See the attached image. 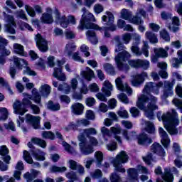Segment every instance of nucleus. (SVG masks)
I'll return each mask as SVG.
<instances>
[{
    "instance_id": "f257e3e1",
    "label": "nucleus",
    "mask_w": 182,
    "mask_h": 182,
    "mask_svg": "<svg viewBox=\"0 0 182 182\" xmlns=\"http://www.w3.org/2000/svg\"><path fill=\"white\" fill-rule=\"evenodd\" d=\"M82 18L80 21V23L77 26L78 31H85V29H95V31H104L105 38H110V33L114 32L117 27L114 25V16L110 11H107L106 15L102 16V23L107 27L100 28L98 25L93 23L92 22H96V18L95 16L92 14L86 8L82 9Z\"/></svg>"
},
{
    "instance_id": "f03ea898",
    "label": "nucleus",
    "mask_w": 182,
    "mask_h": 182,
    "mask_svg": "<svg viewBox=\"0 0 182 182\" xmlns=\"http://www.w3.org/2000/svg\"><path fill=\"white\" fill-rule=\"evenodd\" d=\"M157 117L159 122L163 121L164 126L169 134L173 136L178 133V131L176 129V126L180 124V120H178L177 112H176L175 109H171V112H168L163 114L161 117H160V115L158 114Z\"/></svg>"
},
{
    "instance_id": "7ed1b4c3",
    "label": "nucleus",
    "mask_w": 182,
    "mask_h": 182,
    "mask_svg": "<svg viewBox=\"0 0 182 182\" xmlns=\"http://www.w3.org/2000/svg\"><path fill=\"white\" fill-rule=\"evenodd\" d=\"M156 102H157V99L150 95H143L139 99L138 107L141 110H144L148 119H153V116H154L153 112L158 109Z\"/></svg>"
},
{
    "instance_id": "20e7f679",
    "label": "nucleus",
    "mask_w": 182,
    "mask_h": 182,
    "mask_svg": "<svg viewBox=\"0 0 182 182\" xmlns=\"http://www.w3.org/2000/svg\"><path fill=\"white\" fill-rule=\"evenodd\" d=\"M115 52H120L119 53L115 58V63L117 64V68L119 70H122L123 72H129L130 67L127 64H124L123 62H126L130 59L131 56L130 53L126 51V47L123 43L117 41Z\"/></svg>"
},
{
    "instance_id": "39448f33",
    "label": "nucleus",
    "mask_w": 182,
    "mask_h": 182,
    "mask_svg": "<svg viewBox=\"0 0 182 182\" xmlns=\"http://www.w3.org/2000/svg\"><path fill=\"white\" fill-rule=\"evenodd\" d=\"M127 161H129L127 153L124 151H122L117 155L116 158L111 161V163L114 167V171L126 173V169L123 168V165L122 164H124V163H127Z\"/></svg>"
},
{
    "instance_id": "423d86ee",
    "label": "nucleus",
    "mask_w": 182,
    "mask_h": 182,
    "mask_svg": "<svg viewBox=\"0 0 182 182\" xmlns=\"http://www.w3.org/2000/svg\"><path fill=\"white\" fill-rule=\"evenodd\" d=\"M32 102H31L28 98L23 99L22 102L21 101H16L13 105L14 113L15 114H20V116H23L26 113L27 110L25 106H31Z\"/></svg>"
},
{
    "instance_id": "0eeeda50",
    "label": "nucleus",
    "mask_w": 182,
    "mask_h": 182,
    "mask_svg": "<svg viewBox=\"0 0 182 182\" xmlns=\"http://www.w3.org/2000/svg\"><path fill=\"white\" fill-rule=\"evenodd\" d=\"M77 139L79 141V146H80V150L84 156H89V154H92L95 151V149L93 146L90 144H89V142L86 140V137H85V135L80 134L77 136Z\"/></svg>"
},
{
    "instance_id": "6e6552de",
    "label": "nucleus",
    "mask_w": 182,
    "mask_h": 182,
    "mask_svg": "<svg viewBox=\"0 0 182 182\" xmlns=\"http://www.w3.org/2000/svg\"><path fill=\"white\" fill-rule=\"evenodd\" d=\"M3 16H4V21L7 24L5 25L4 32L6 33H11V35H15L16 33L15 31V18L14 16L6 14V12H3Z\"/></svg>"
},
{
    "instance_id": "1a4fd4ad",
    "label": "nucleus",
    "mask_w": 182,
    "mask_h": 182,
    "mask_svg": "<svg viewBox=\"0 0 182 182\" xmlns=\"http://www.w3.org/2000/svg\"><path fill=\"white\" fill-rule=\"evenodd\" d=\"M65 62L64 60H58V68H54V72L53 73V76L61 82H65V80H66V75L62 73V65H65Z\"/></svg>"
},
{
    "instance_id": "9d476101",
    "label": "nucleus",
    "mask_w": 182,
    "mask_h": 182,
    "mask_svg": "<svg viewBox=\"0 0 182 182\" xmlns=\"http://www.w3.org/2000/svg\"><path fill=\"white\" fill-rule=\"evenodd\" d=\"M35 41L36 42V46L41 52L48 51V41L42 36V35L39 33L36 35Z\"/></svg>"
},
{
    "instance_id": "9b49d317",
    "label": "nucleus",
    "mask_w": 182,
    "mask_h": 182,
    "mask_svg": "<svg viewBox=\"0 0 182 182\" xmlns=\"http://www.w3.org/2000/svg\"><path fill=\"white\" fill-rule=\"evenodd\" d=\"M27 145L29 149H31L30 151L36 160H38L39 161H44L45 156L46 154L45 152L39 149H36L35 146H33V144H32V142H28Z\"/></svg>"
},
{
    "instance_id": "f8f14e48",
    "label": "nucleus",
    "mask_w": 182,
    "mask_h": 182,
    "mask_svg": "<svg viewBox=\"0 0 182 182\" xmlns=\"http://www.w3.org/2000/svg\"><path fill=\"white\" fill-rule=\"evenodd\" d=\"M126 77L124 75H121V77H117L115 80L116 86L118 90H122V92H126L127 95H132V90L127 84H123L122 79H124Z\"/></svg>"
},
{
    "instance_id": "ddd939ff",
    "label": "nucleus",
    "mask_w": 182,
    "mask_h": 182,
    "mask_svg": "<svg viewBox=\"0 0 182 182\" xmlns=\"http://www.w3.org/2000/svg\"><path fill=\"white\" fill-rule=\"evenodd\" d=\"M171 173L176 176H178V171L176 167H173L171 169L165 168L164 174L162 175L163 180L166 182H173L174 177Z\"/></svg>"
},
{
    "instance_id": "4468645a",
    "label": "nucleus",
    "mask_w": 182,
    "mask_h": 182,
    "mask_svg": "<svg viewBox=\"0 0 182 182\" xmlns=\"http://www.w3.org/2000/svg\"><path fill=\"white\" fill-rule=\"evenodd\" d=\"M168 49H170V48L168 46L165 47V50L161 48H155L154 50L155 55L151 57V62H153V63H156L158 58H167L168 56V54L167 53V50H168Z\"/></svg>"
},
{
    "instance_id": "2eb2a0df",
    "label": "nucleus",
    "mask_w": 182,
    "mask_h": 182,
    "mask_svg": "<svg viewBox=\"0 0 182 182\" xmlns=\"http://www.w3.org/2000/svg\"><path fill=\"white\" fill-rule=\"evenodd\" d=\"M26 122H27L28 124H31V126H33V129H39V124L41 123V117L33 116L28 114L26 117Z\"/></svg>"
},
{
    "instance_id": "dca6fc26",
    "label": "nucleus",
    "mask_w": 182,
    "mask_h": 182,
    "mask_svg": "<svg viewBox=\"0 0 182 182\" xmlns=\"http://www.w3.org/2000/svg\"><path fill=\"white\" fill-rule=\"evenodd\" d=\"M163 86V82H160L158 84L154 82H149L146 85L144 92L146 93L153 92L155 95H159V89Z\"/></svg>"
},
{
    "instance_id": "f3484780",
    "label": "nucleus",
    "mask_w": 182,
    "mask_h": 182,
    "mask_svg": "<svg viewBox=\"0 0 182 182\" xmlns=\"http://www.w3.org/2000/svg\"><path fill=\"white\" fill-rule=\"evenodd\" d=\"M54 14L55 18V22L57 23H60L62 28H68V25H69V23L68 22V19L66 18V16H61L58 9L55 10Z\"/></svg>"
},
{
    "instance_id": "a211bd4d",
    "label": "nucleus",
    "mask_w": 182,
    "mask_h": 182,
    "mask_svg": "<svg viewBox=\"0 0 182 182\" xmlns=\"http://www.w3.org/2000/svg\"><path fill=\"white\" fill-rule=\"evenodd\" d=\"M159 133L161 137V142L165 149H167L168 146H170V138H168V135L167 132L164 131V129L161 127L159 129Z\"/></svg>"
},
{
    "instance_id": "6ab92c4d",
    "label": "nucleus",
    "mask_w": 182,
    "mask_h": 182,
    "mask_svg": "<svg viewBox=\"0 0 182 182\" xmlns=\"http://www.w3.org/2000/svg\"><path fill=\"white\" fill-rule=\"evenodd\" d=\"M151 151L152 153H154V154H156V156H159V157H165L166 156V151L163 149V146L160 145L159 143H154L151 146Z\"/></svg>"
},
{
    "instance_id": "aec40b11",
    "label": "nucleus",
    "mask_w": 182,
    "mask_h": 182,
    "mask_svg": "<svg viewBox=\"0 0 182 182\" xmlns=\"http://www.w3.org/2000/svg\"><path fill=\"white\" fill-rule=\"evenodd\" d=\"M175 83V81H172L171 82L166 81L164 82V92L162 97L166 98L168 97V96H173V86H174Z\"/></svg>"
},
{
    "instance_id": "412c9836",
    "label": "nucleus",
    "mask_w": 182,
    "mask_h": 182,
    "mask_svg": "<svg viewBox=\"0 0 182 182\" xmlns=\"http://www.w3.org/2000/svg\"><path fill=\"white\" fill-rule=\"evenodd\" d=\"M8 154H9V149L6 146H1L0 147V156L6 164H9V161H11V156Z\"/></svg>"
},
{
    "instance_id": "4be33fe9",
    "label": "nucleus",
    "mask_w": 182,
    "mask_h": 182,
    "mask_svg": "<svg viewBox=\"0 0 182 182\" xmlns=\"http://www.w3.org/2000/svg\"><path fill=\"white\" fill-rule=\"evenodd\" d=\"M111 134H114V137L119 144H122V137L117 134L122 133V127L119 124H116L114 127L110 128Z\"/></svg>"
},
{
    "instance_id": "5701e85b",
    "label": "nucleus",
    "mask_w": 182,
    "mask_h": 182,
    "mask_svg": "<svg viewBox=\"0 0 182 182\" xmlns=\"http://www.w3.org/2000/svg\"><path fill=\"white\" fill-rule=\"evenodd\" d=\"M112 90H113V85L112 83L107 80H106L102 85V91L105 93L107 97L112 96Z\"/></svg>"
},
{
    "instance_id": "b1692460",
    "label": "nucleus",
    "mask_w": 182,
    "mask_h": 182,
    "mask_svg": "<svg viewBox=\"0 0 182 182\" xmlns=\"http://www.w3.org/2000/svg\"><path fill=\"white\" fill-rule=\"evenodd\" d=\"M41 171H36L35 169H31V173L27 172L23 175L24 178L26 180L27 182H32L33 181L34 178H36L38 176H40Z\"/></svg>"
},
{
    "instance_id": "393cba45",
    "label": "nucleus",
    "mask_w": 182,
    "mask_h": 182,
    "mask_svg": "<svg viewBox=\"0 0 182 182\" xmlns=\"http://www.w3.org/2000/svg\"><path fill=\"white\" fill-rule=\"evenodd\" d=\"M71 109L74 114L80 116V114H83V110H85V107L82 104L76 102L71 106Z\"/></svg>"
},
{
    "instance_id": "a878e982",
    "label": "nucleus",
    "mask_w": 182,
    "mask_h": 182,
    "mask_svg": "<svg viewBox=\"0 0 182 182\" xmlns=\"http://www.w3.org/2000/svg\"><path fill=\"white\" fill-rule=\"evenodd\" d=\"M180 26V19L177 16H174L172 18V23L168 24L167 27L169 30L172 31V32H177L180 29L178 27Z\"/></svg>"
},
{
    "instance_id": "bb28decb",
    "label": "nucleus",
    "mask_w": 182,
    "mask_h": 182,
    "mask_svg": "<svg viewBox=\"0 0 182 182\" xmlns=\"http://www.w3.org/2000/svg\"><path fill=\"white\" fill-rule=\"evenodd\" d=\"M80 75L84 77V79L88 80V82H90V80L95 77V72L88 67L86 68L85 71H82Z\"/></svg>"
},
{
    "instance_id": "cd10ccee",
    "label": "nucleus",
    "mask_w": 182,
    "mask_h": 182,
    "mask_svg": "<svg viewBox=\"0 0 182 182\" xmlns=\"http://www.w3.org/2000/svg\"><path fill=\"white\" fill-rule=\"evenodd\" d=\"M16 170L14 173V177L16 180H21V174H22V170H23V163L22 161H19L16 165Z\"/></svg>"
},
{
    "instance_id": "c85d7f7f",
    "label": "nucleus",
    "mask_w": 182,
    "mask_h": 182,
    "mask_svg": "<svg viewBox=\"0 0 182 182\" xmlns=\"http://www.w3.org/2000/svg\"><path fill=\"white\" fill-rule=\"evenodd\" d=\"M138 143L142 146H147V144H150L151 143V139L149 137L147 134H142L138 137Z\"/></svg>"
},
{
    "instance_id": "c756f323",
    "label": "nucleus",
    "mask_w": 182,
    "mask_h": 182,
    "mask_svg": "<svg viewBox=\"0 0 182 182\" xmlns=\"http://www.w3.org/2000/svg\"><path fill=\"white\" fill-rule=\"evenodd\" d=\"M13 59L14 63L18 69L22 70V68H23V66H28V62L22 58L14 56Z\"/></svg>"
},
{
    "instance_id": "7c9ffc66",
    "label": "nucleus",
    "mask_w": 182,
    "mask_h": 182,
    "mask_svg": "<svg viewBox=\"0 0 182 182\" xmlns=\"http://www.w3.org/2000/svg\"><path fill=\"white\" fill-rule=\"evenodd\" d=\"M39 92L43 97H48V96L50 95V86H49L48 84L41 85L39 90Z\"/></svg>"
},
{
    "instance_id": "2f4dec72",
    "label": "nucleus",
    "mask_w": 182,
    "mask_h": 182,
    "mask_svg": "<svg viewBox=\"0 0 182 182\" xmlns=\"http://www.w3.org/2000/svg\"><path fill=\"white\" fill-rule=\"evenodd\" d=\"M143 160L146 164H148V166H151L153 163H156V161H157L156 155L153 154H149L146 156H144Z\"/></svg>"
},
{
    "instance_id": "473e14b6",
    "label": "nucleus",
    "mask_w": 182,
    "mask_h": 182,
    "mask_svg": "<svg viewBox=\"0 0 182 182\" xmlns=\"http://www.w3.org/2000/svg\"><path fill=\"white\" fill-rule=\"evenodd\" d=\"M87 38L91 43L96 45L98 42L97 37H96V33L93 31H87L86 32Z\"/></svg>"
},
{
    "instance_id": "72a5a7b5",
    "label": "nucleus",
    "mask_w": 182,
    "mask_h": 182,
    "mask_svg": "<svg viewBox=\"0 0 182 182\" xmlns=\"http://www.w3.org/2000/svg\"><path fill=\"white\" fill-rule=\"evenodd\" d=\"M32 95L33 97L29 95L28 99H31V100H33L35 103H37V105H39L41 103V95H39V92H38V90L36 88H33L32 90Z\"/></svg>"
},
{
    "instance_id": "f704fd0d",
    "label": "nucleus",
    "mask_w": 182,
    "mask_h": 182,
    "mask_svg": "<svg viewBox=\"0 0 182 182\" xmlns=\"http://www.w3.org/2000/svg\"><path fill=\"white\" fill-rule=\"evenodd\" d=\"M177 54L178 59L173 58L171 60L173 68H178V65H182V50H178Z\"/></svg>"
},
{
    "instance_id": "c9c22d12",
    "label": "nucleus",
    "mask_w": 182,
    "mask_h": 182,
    "mask_svg": "<svg viewBox=\"0 0 182 182\" xmlns=\"http://www.w3.org/2000/svg\"><path fill=\"white\" fill-rule=\"evenodd\" d=\"M41 21L43 23H53V17L50 14L44 13L41 18Z\"/></svg>"
},
{
    "instance_id": "e433bc0d",
    "label": "nucleus",
    "mask_w": 182,
    "mask_h": 182,
    "mask_svg": "<svg viewBox=\"0 0 182 182\" xmlns=\"http://www.w3.org/2000/svg\"><path fill=\"white\" fill-rule=\"evenodd\" d=\"M100 132L105 141H107V140H109V137H112V132L110 129L106 128V127H101Z\"/></svg>"
},
{
    "instance_id": "4c0bfd02",
    "label": "nucleus",
    "mask_w": 182,
    "mask_h": 182,
    "mask_svg": "<svg viewBox=\"0 0 182 182\" xmlns=\"http://www.w3.org/2000/svg\"><path fill=\"white\" fill-rule=\"evenodd\" d=\"M13 48L14 53H16L17 55H21V56H25V51L22 45L14 43Z\"/></svg>"
},
{
    "instance_id": "58836bf2",
    "label": "nucleus",
    "mask_w": 182,
    "mask_h": 182,
    "mask_svg": "<svg viewBox=\"0 0 182 182\" xmlns=\"http://www.w3.org/2000/svg\"><path fill=\"white\" fill-rule=\"evenodd\" d=\"M84 134V136H86V137H92V136H96L97 134V130L95 128H88V129H83V134Z\"/></svg>"
},
{
    "instance_id": "ea45409f",
    "label": "nucleus",
    "mask_w": 182,
    "mask_h": 182,
    "mask_svg": "<svg viewBox=\"0 0 182 182\" xmlns=\"http://www.w3.org/2000/svg\"><path fill=\"white\" fill-rule=\"evenodd\" d=\"M47 108L52 112H58L60 110V105L59 103H53V101H48L47 104Z\"/></svg>"
},
{
    "instance_id": "a19ab883",
    "label": "nucleus",
    "mask_w": 182,
    "mask_h": 182,
    "mask_svg": "<svg viewBox=\"0 0 182 182\" xmlns=\"http://www.w3.org/2000/svg\"><path fill=\"white\" fill-rule=\"evenodd\" d=\"M75 50H76V45H75V43L70 42L65 46V53H67L68 56H71L72 53Z\"/></svg>"
},
{
    "instance_id": "79ce46f5",
    "label": "nucleus",
    "mask_w": 182,
    "mask_h": 182,
    "mask_svg": "<svg viewBox=\"0 0 182 182\" xmlns=\"http://www.w3.org/2000/svg\"><path fill=\"white\" fill-rule=\"evenodd\" d=\"M158 68H160V69H162V70L159 72V75L161 76V77H162L163 79H166V77H167L168 75H167V73L166 72V70H164V69L167 68V63H159Z\"/></svg>"
},
{
    "instance_id": "37998d69",
    "label": "nucleus",
    "mask_w": 182,
    "mask_h": 182,
    "mask_svg": "<svg viewBox=\"0 0 182 182\" xmlns=\"http://www.w3.org/2000/svg\"><path fill=\"white\" fill-rule=\"evenodd\" d=\"M104 70L108 73L109 75H112L114 76L116 75V71L114 70V67L110 63H105L103 65Z\"/></svg>"
},
{
    "instance_id": "c03bdc74",
    "label": "nucleus",
    "mask_w": 182,
    "mask_h": 182,
    "mask_svg": "<svg viewBox=\"0 0 182 182\" xmlns=\"http://www.w3.org/2000/svg\"><path fill=\"white\" fill-rule=\"evenodd\" d=\"M31 141L34 144H37V146H40V147H42L43 149L46 148V141L40 138H33L31 139Z\"/></svg>"
},
{
    "instance_id": "a18cd8bd",
    "label": "nucleus",
    "mask_w": 182,
    "mask_h": 182,
    "mask_svg": "<svg viewBox=\"0 0 182 182\" xmlns=\"http://www.w3.org/2000/svg\"><path fill=\"white\" fill-rule=\"evenodd\" d=\"M146 36L147 39H149L151 43H157V42H159V39H157V36H156V34H154L152 32L147 31L146 33Z\"/></svg>"
},
{
    "instance_id": "49530a36",
    "label": "nucleus",
    "mask_w": 182,
    "mask_h": 182,
    "mask_svg": "<svg viewBox=\"0 0 182 182\" xmlns=\"http://www.w3.org/2000/svg\"><path fill=\"white\" fill-rule=\"evenodd\" d=\"M95 157L97 160V167H100V166H102V162L103 161V153L100 151H97L95 154Z\"/></svg>"
},
{
    "instance_id": "de8ad7c7",
    "label": "nucleus",
    "mask_w": 182,
    "mask_h": 182,
    "mask_svg": "<svg viewBox=\"0 0 182 182\" xmlns=\"http://www.w3.org/2000/svg\"><path fill=\"white\" fill-rule=\"evenodd\" d=\"M43 139H48L49 140H55V134L50 131H44L41 133Z\"/></svg>"
},
{
    "instance_id": "09e8293b",
    "label": "nucleus",
    "mask_w": 182,
    "mask_h": 182,
    "mask_svg": "<svg viewBox=\"0 0 182 182\" xmlns=\"http://www.w3.org/2000/svg\"><path fill=\"white\" fill-rule=\"evenodd\" d=\"M117 114L122 119H129V112L124 108L121 107L117 112Z\"/></svg>"
},
{
    "instance_id": "8fccbe9b",
    "label": "nucleus",
    "mask_w": 182,
    "mask_h": 182,
    "mask_svg": "<svg viewBox=\"0 0 182 182\" xmlns=\"http://www.w3.org/2000/svg\"><path fill=\"white\" fill-rule=\"evenodd\" d=\"M132 16V13L130 12V11L124 9L121 11V18H122V19H125L126 21H128L129 19H130V17Z\"/></svg>"
},
{
    "instance_id": "3c124183",
    "label": "nucleus",
    "mask_w": 182,
    "mask_h": 182,
    "mask_svg": "<svg viewBox=\"0 0 182 182\" xmlns=\"http://www.w3.org/2000/svg\"><path fill=\"white\" fill-rule=\"evenodd\" d=\"M58 90L60 92L64 91L65 93L68 94L70 92V87L66 83L60 84L58 86Z\"/></svg>"
},
{
    "instance_id": "603ef678",
    "label": "nucleus",
    "mask_w": 182,
    "mask_h": 182,
    "mask_svg": "<svg viewBox=\"0 0 182 182\" xmlns=\"http://www.w3.org/2000/svg\"><path fill=\"white\" fill-rule=\"evenodd\" d=\"M111 182H123L122 178L116 172L112 173L109 176Z\"/></svg>"
},
{
    "instance_id": "864d4df0",
    "label": "nucleus",
    "mask_w": 182,
    "mask_h": 182,
    "mask_svg": "<svg viewBox=\"0 0 182 182\" xmlns=\"http://www.w3.org/2000/svg\"><path fill=\"white\" fill-rule=\"evenodd\" d=\"M50 171L51 173H63L66 171V167H58L56 166H53L51 168H50Z\"/></svg>"
},
{
    "instance_id": "5fc2aeb1",
    "label": "nucleus",
    "mask_w": 182,
    "mask_h": 182,
    "mask_svg": "<svg viewBox=\"0 0 182 182\" xmlns=\"http://www.w3.org/2000/svg\"><path fill=\"white\" fill-rule=\"evenodd\" d=\"M138 68H142L143 69H147L150 66V63L148 60H138Z\"/></svg>"
},
{
    "instance_id": "6e6d98bb",
    "label": "nucleus",
    "mask_w": 182,
    "mask_h": 182,
    "mask_svg": "<svg viewBox=\"0 0 182 182\" xmlns=\"http://www.w3.org/2000/svg\"><path fill=\"white\" fill-rule=\"evenodd\" d=\"M25 10L26 11L28 15H29V16H31V18H35V16H36L35 9L32 8L31 6L26 5Z\"/></svg>"
},
{
    "instance_id": "4d7b16f0",
    "label": "nucleus",
    "mask_w": 182,
    "mask_h": 182,
    "mask_svg": "<svg viewBox=\"0 0 182 182\" xmlns=\"http://www.w3.org/2000/svg\"><path fill=\"white\" fill-rule=\"evenodd\" d=\"M63 146L65 147V150L68 151V153H70V154H73L74 153H76V151H75V149L72 147L68 142L63 141Z\"/></svg>"
},
{
    "instance_id": "13d9d810",
    "label": "nucleus",
    "mask_w": 182,
    "mask_h": 182,
    "mask_svg": "<svg viewBox=\"0 0 182 182\" xmlns=\"http://www.w3.org/2000/svg\"><path fill=\"white\" fill-rule=\"evenodd\" d=\"M65 177H67V178H69V180H71L70 181H76V180H77V175L75 171H73L68 172L65 174Z\"/></svg>"
},
{
    "instance_id": "bf43d9fd",
    "label": "nucleus",
    "mask_w": 182,
    "mask_h": 182,
    "mask_svg": "<svg viewBox=\"0 0 182 182\" xmlns=\"http://www.w3.org/2000/svg\"><path fill=\"white\" fill-rule=\"evenodd\" d=\"M23 159L28 164L33 163V159H32V156H31V154L28 151H23Z\"/></svg>"
},
{
    "instance_id": "052dcab7",
    "label": "nucleus",
    "mask_w": 182,
    "mask_h": 182,
    "mask_svg": "<svg viewBox=\"0 0 182 182\" xmlns=\"http://www.w3.org/2000/svg\"><path fill=\"white\" fill-rule=\"evenodd\" d=\"M90 176L92 178L97 179L102 178L103 173H102V171L100 169H97L94 172H91Z\"/></svg>"
},
{
    "instance_id": "680f3d73",
    "label": "nucleus",
    "mask_w": 182,
    "mask_h": 182,
    "mask_svg": "<svg viewBox=\"0 0 182 182\" xmlns=\"http://www.w3.org/2000/svg\"><path fill=\"white\" fill-rule=\"evenodd\" d=\"M1 118L0 120H6L8 119V109L5 107L0 108Z\"/></svg>"
},
{
    "instance_id": "e2e57ef3",
    "label": "nucleus",
    "mask_w": 182,
    "mask_h": 182,
    "mask_svg": "<svg viewBox=\"0 0 182 182\" xmlns=\"http://www.w3.org/2000/svg\"><path fill=\"white\" fill-rule=\"evenodd\" d=\"M77 126L78 127H80V126H89L90 124V121L86 119H77L76 120Z\"/></svg>"
},
{
    "instance_id": "0e129e2a",
    "label": "nucleus",
    "mask_w": 182,
    "mask_h": 182,
    "mask_svg": "<svg viewBox=\"0 0 182 182\" xmlns=\"http://www.w3.org/2000/svg\"><path fill=\"white\" fill-rule=\"evenodd\" d=\"M117 98L120 102L124 103L125 105H129V97L125 94L121 93L117 95Z\"/></svg>"
},
{
    "instance_id": "69168bd1",
    "label": "nucleus",
    "mask_w": 182,
    "mask_h": 182,
    "mask_svg": "<svg viewBox=\"0 0 182 182\" xmlns=\"http://www.w3.org/2000/svg\"><path fill=\"white\" fill-rule=\"evenodd\" d=\"M80 50L84 53L85 58H89L90 55V52H89V47L85 44L82 45L80 47Z\"/></svg>"
},
{
    "instance_id": "338daca9",
    "label": "nucleus",
    "mask_w": 182,
    "mask_h": 182,
    "mask_svg": "<svg viewBox=\"0 0 182 182\" xmlns=\"http://www.w3.org/2000/svg\"><path fill=\"white\" fill-rule=\"evenodd\" d=\"M146 127L145 129L148 133H153L156 130V129L154 128V125L150 122H147L146 123Z\"/></svg>"
},
{
    "instance_id": "774afa93",
    "label": "nucleus",
    "mask_w": 182,
    "mask_h": 182,
    "mask_svg": "<svg viewBox=\"0 0 182 182\" xmlns=\"http://www.w3.org/2000/svg\"><path fill=\"white\" fill-rule=\"evenodd\" d=\"M173 103L176 107H178V109L181 110V113H182V100L175 98L173 100Z\"/></svg>"
}]
</instances>
